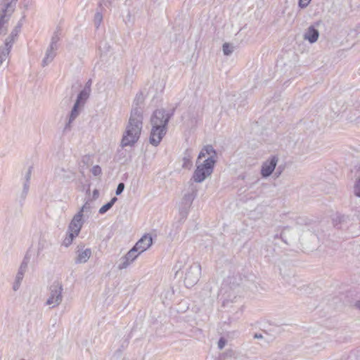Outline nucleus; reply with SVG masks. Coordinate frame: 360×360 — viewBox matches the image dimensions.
<instances>
[{
  "instance_id": "30",
  "label": "nucleus",
  "mask_w": 360,
  "mask_h": 360,
  "mask_svg": "<svg viewBox=\"0 0 360 360\" xmlns=\"http://www.w3.org/2000/svg\"><path fill=\"white\" fill-rule=\"evenodd\" d=\"M91 210V205L87 200L84 205L80 208L79 211L77 212V214H82V217H83V213L85 212H89Z\"/></svg>"
},
{
  "instance_id": "29",
  "label": "nucleus",
  "mask_w": 360,
  "mask_h": 360,
  "mask_svg": "<svg viewBox=\"0 0 360 360\" xmlns=\"http://www.w3.org/2000/svg\"><path fill=\"white\" fill-rule=\"evenodd\" d=\"M29 184H30V182H24V184H23V189H22V193H21V198L22 200L25 199V198L28 193L29 188H30Z\"/></svg>"
},
{
  "instance_id": "4",
  "label": "nucleus",
  "mask_w": 360,
  "mask_h": 360,
  "mask_svg": "<svg viewBox=\"0 0 360 360\" xmlns=\"http://www.w3.org/2000/svg\"><path fill=\"white\" fill-rule=\"evenodd\" d=\"M214 162L211 159H205L203 162H200V160H197L196 169L192 176V179L196 183L202 182L206 178L210 176L213 172Z\"/></svg>"
},
{
  "instance_id": "41",
  "label": "nucleus",
  "mask_w": 360,
  "mask_h": 360,
  "mask_svg": "<svg viewBox=\"0 0 360 360\" xmlns=\"http://www.w3.org/2000/svg\"><path fill=\"white\" fill-rule=\"evenodd\" d=\"M49 48L56 51L58 49V43L51 41Z\"/></svg>"
},
{
  "instance_id": "46",
  "label": "nucleus",
  "mask_w": 360,
  "mask_h": 360,
  "mask_svg": "<svg viewBox=\"0 0 360 360\" xmlns=\"http://www.w3.org/2000/svg\"><path fill=\"white\" fill-rule=\"evenodd\" d=\"M254 338H257V339H259V338H262L263 337H262V334L255 333V335H254Z\"/></svg>"
},
{
  "instance_id": "5",
  "label": "nucleus",
  "mask_w": 360,
  "mask_h": 360,
  "mask_svg": "<svg viewBox=\"0 0 360 360\" xmlns=\"http://www.w3.org/2000/svg\"><path fill=\"white\" fill-rule=\"evenodd\" d=\"M18 0H1L0 2V33L5 34L7 29L5 25L8 23L11 15L15 11Z\"/></svg>"
},
{
  "instance_id": "42",
  "label": "nucleus",
  "mask_w": 360,
  "mask_h": 360,
  "mask_svg": "<svg viewBox=\"0 0 360 360\" xmlns=\"http://www.w3.org/2000/svg\"><path fill=\"white\" fill-rule=\"evenodd\" d=\"M20 282L21 281H18V280L15 279V281L13 284V290L16 291L17 290H18L20 285Z\"/></svg>"
},
{
  "instance_id": "28",
  "label": "nucleus",
  "mask_w": 360,
  "mask_h": 360,
  "mask_svg": "<svg viewBox=\"0 0 360 360\" xmlns=\"http://www.w3.org/2000/svg\"><path fill=\"white\" fill-rule=\"evenodd\" d=\"M233 51V47L232 46H231L229 44L224 43L223 44V52H224V55L229 56L232 53Z\"/></svg>"
},
{
  "instance_id": "2",
  "label": "nucleus",
  "mask_w": 360,
  "mask_h": 360,
  "mask_svg": "<svg viewBox=\"0 0 360 360\" xmlns=\"http://www.w3.org/2000/svg\"><path fill=\"white\" fill-rule=\"evenodd\" d=\"M173 115V112L167 113L163 108L154 111L150 117L152 129L150 135V143L157 146L167 132V124Z\"/></svg>"
},
{
  "instance_id": "16",
  "label": "nucleus",
  "mask_w": 360,
  "mask_h": 360,
  "mask_svg": "<svg viewBox=\"0 0 360 360\" xmlns=\"http://www.w3.org/2000/svg\"><path fill=\"white\" fill-rule=\"evenodd\" d=\"M192 150L191 149H186L183 158V164L182 167L185 169H191L193 163H192Z\"/></svg>"
},
{
  "instance_id": "8",
  "label": "nucleus",
  "mask_w": 360,
  "mask_h": 360,
  "mask_svg": "<svg viewBox=\"0 0 360 360\" xmlns=\"http://www.w3.org/2000/svg\"><path fill=\"white\" fill-rule=\"evenodd\" d=\"M197 195V189L195 188L192 187L191 191L188 193H186L184 195L181 204L182 207L180 210V214L181 216V219H184L188 214V208L191 207L193 201Z\"/></svg>"
},
{
  "instance_id": "11",
  "label": "nucleus",
  "mask_w": 360,
  "mask_h": 360,
  "mask_svg": "<svg viewBox=\"0 0 360 360\" xmlns=\"http://www.w3.org/2000/svg\"><path fill=\"white\" fill-rule=\"evenodd\" d=\"M76 254L77 257H75V262L76 264H83L89 260L91 256L92 252L90 248L84 249L83 246H77Z\"/></svg>"
},
{
  "instance_id": "38",
  "label": "nucleus",
  "mask_w": 360,
  "mask_h": 360,
  "mask_svg": "<svg viewBox=\"0 0 360 360\" xmlns=\"http://www.w3.org/2000/svg\"><path fill=\"white\" fill-rule=\"evenodd\" d=\"M226 341L224 338H221L218 341V348L222 349L226 345Z\"/></svg>"
},
{
  "instance_id": "21",
  "label": "nucleus",
  "mask_w": 360,
  "mask_h": 360,
  "mask_svg": "<svg viewBox=\"0 0 360 360\" xmlns=\"http://www.w3.org/2000/svg\"><path fill=\"white\" fill-rule=\"evenodd\" d=\"M117 198L116 197H113L110 202L106 203L105 205H103L98 212L101 214H103L105 212H107L112 206L113 205L117 202Z\"/></svg>"
},
{
  "instance_id": "7",
  "label": "nucleus",
  "mask_w": 360,
  "mask_h": 360,
  "mask_svg": "<svg viewBox=\"0 0 360 360\" xmlns=\"http://www.w3.org/2000/svg\"><path fill=\"white\" fill-rule=\"evenodd\" d=\"M201 275V266L199 263H194L187 269L184 278V283L187 288L195 285Z\"/></svg>"
},
{
  "instance_id": "23",
  "label": "nucleus",
  "mask_w": 360,
  "mask_h": 360,
  "mask_svg": "<svg viewBox=\"0 0 360 360\" xmlns=\"http://www.w3.org/2000/svg\"><path fill=\"white\" fill-rule=\"evenodd\" d=\"M139 251H138L136 249H135L134 247H133L126 255L127 257L133 262L140 255Z\"/></svg>"
},
{
  "instance_id": "27",
  "label": "nucleus",
  "mask_w": 360,
  "mask_h": 360,
  "mask_svg": "<svg viewBox=\"0 0 360 360\" xmlns=\"http://www.w3.org/2000/svg\"><path fill=\"white\" fill-rule=\"evenodd\" d=\"M132 263L127 257V256H124L122 257H121L120 259V262L118 265V269H126L127 268L129 264Z\"/></svg>"
},
{
  "instance_id": "19",
  "label": "nucleus",
  "mask_w": 360,
  "mask_h": 360,
  "mask_svg": "<svg viewBox=\"0 0 360 360\" xmlns=\"http://www.w3.org/2000/svg\"><path fill=\"white\" fill-rule=\"evenodd\" d=\"M56 56V51L48 48L46 51L45 57L42 60V65L46 66L49 65L53 60Z\"/></svg>"
},
{
  "instance_id": "26",
  "label": "nucleus",
  "mask_w": 360,
  "mask_h": 360,
  "mask_svg": "<svg viewBox=\"0 0 360 360\" xmlns=\"http://www.w3.org/2000/svg\"><path fill=\"white\" fill-rule=\"evenodd\" d=\"M289 231H290V229L288 227H284L281 233H280V235L276 233V234H275L274 238L275 239L281 238L285 243H288L287 240H286V238H287V233L289 232Z\"/></svg>"
},
{
  "instance_id": "43",
  "label": "nucleus",
  "mask_w": 360,
  "mask_h": 360,
  "mask_svg": "<svg viewBox=\"0 0 360 360\" xmlns=\"http://www.w3.org/2000/svg\"><path fill=\"white\" fill-rule=\"evenodd\" d=\"M98 195H99V192L97 189H95L94 191H93V195H92V198L94 200H96L98 198Z\"/></svg>"
},
{
  "instance_id": "10",
  "label": "nucleus",
  "mask_w": 360,
  "mask_h": 360,
  "mask_svg": "<svg viewBox=\"0 0 360 360\" xmlns=\"http://www.w3.org/2000/svg\"><path fill=\"white\" fill-rule=\"evenodd\" d=\"M82 217V214L77 213L71 220L68 226V231L75 233V235H79L84 224Z\"/></svg>"
},
{
  "instance_id": "37",
  "label": "nucleus",
  "mask_w": 360,
  "mask_h": 360,
  "mask_svg": "<svg viewBox=\"0 0 360 360\" xmlns=\"http://www.w3.org/2000/svg\"><path fill=\"white\" fill-rule=\"evenodd\" d=\"M59 40H60L59 32H58V31H56L53 33V35L51 37V41L58 43L59 41Z\"/></svg>"
},
{
  "instance_id": "1",
  "label": "nucleus",
  "mask_w": 360,
  "mask_h": 360,
  "mask_svg": "<svg viewBox=\"0 0 360 360\" xmlns=\"http://www.w3.org/2000/svg\"><path fill=\"white\" fill-rule=\"evenodd\" d=\"M143 127V110L139 107L131 109L130 117L121 141L122 147L132 146L139 139Z\"/></svg>"
},
{
  "instance_id": "47",
  "label": "nucleus",
  "mask_w": 360,
  "mask_h": 360,
  "mask_svg": "<svg viewBox=\"0 0 360 360\" xmlns=\"http://www.w3.org/2000/svg\"><path fill=\"white\" fill-rule=\"evenodd\" d=\"M355 307L360 310V300L355 303Z\"/></svg>"
},
{
  "instance_id": "14",
  "label": "nucleus",
  "mask_w": 360,
  "mask_h": 360,
  "mask_svg": "<svg viewBox=\"0 0 360 360\" xmlns=\"http://www.w3.org/2000/svg\"><path fill=\"white\" fill-rule=\"evenodd\" d=\"M319 36V31L314 26H310L304 34V39L310 43H314L317 41Z\"/></svg>"
},
{
  "instance_id": "9",
  "label": "nucleus",
  "mask_w": 360,
  "mask_h": 360,
  "mask_svg": "<svg viewBox=\"0 0 360 360\" xmlns=\"http://www.w3.org/2000/svg\"><path fill=\"white\" fill-rule=\"evenodd\" d=\"M278 161V158L276 155H273L262 163L261 175L263 178H267L273 173L276 169Z\"/></svg>"
},
{
  "instance_id": "32",
  "label": "nucleus",
  "mask_w": 360,
  "mask_h": 360,
  "mask_svg": "<svg viewBox=\"0 0 360 360\" xmlns=\"http://www.w3.org/2000/svg\"><path fill=\"white\" fill-rule=\"evenodd\" d=\"M354 191L356 195L360 197V178L356 181Z\"/></svg>"
},
{
  "instance_id": "12",
  "label": "nucleus",
  "mask_w": 360,
  "mask_h": 360,
  "mask_svg": "<svg viewBox=\"0 0 360 360\" xmlns=\"http://www.w3.org/2000/svg\"><path fill=\"white\" fill-rule=\"evenodd\" d=\"M152 243V237L148 234H146L136 242L134 247L135 248V249L139 251V253H141L146 251L148 248H149L151 246Z\"/></svg>"
},
{
  "instance_id": "40",
  "label": "nucleus",
  "mask_w": 360,
  "mask_h": 360,
  "mask_svg": "<svg viewBox=\"0 0 360 360\" xmlns=\"http://www.w3.org/2000/svg\"><path fill=\"white\" fill-rule=\"evenodd\" d=\"M91 83H92L91 79H89L87 81V82L86 83L83 89L91 92Z\"/></svg>"
},
{
  "instance_id": "50",
  "label": "nucleus",
  "mask_w": 360,
  "mask_h": 360,
  "mask_svg": "<svg viewBox=\"0 0 360 360\" xmlns=\"http://www.w3.org/2000/svg\"><path fill=\"white\" fill-rule=\"evenodd\" d=\"M59 171H60V172H65V169H63V168H60V169H59Z\"/></svg>"
},
{
  "instance_id": "34",
  "label": "nucleus",
  "mask_w": 360,
  "mask_h": 360,
  "mask_svg": "<svg viewBox=\"0 0 360 360\" xmlns=\"http://www.w3.org/2000/svg\"><path fill=\"white\" fill-rule=\"evenodd\" d=\"M32 167H29L27 171L25 174V182H30L32 174Z\"/></svg>"
},
{
  "instance_id": "36",
  "label": "nucleus",
  "mask_w": 360,
  "mask_h": 360,
  "mask_svg": "<svg viewBox=\"0 0 360 360\" xmlns=\"http://www.w3.org/2000/svg\"><path fill=\"white\" fill-rule=\"evenodd\" d=\"M102 15L100 13H96V15H95V24L98 26L100 22H101L102 20Z\"/></svg>"
},
{
  "instance_id": "48",
  "label": "nucleus",
  "mask_w": 360,
  "mask_h": 360,
  "mask_svg": "<svg viewBox=\"0 0 360 360\" xmlns=\"http://www.w3.org/2000/svg\"><path fill=\"white\" fill-rule=\"evenodd\" d=\"M44 248V244L40 243L38 248V251L39 252L41 250H42Z\"/></svg>"
},
{
  "instance_id": "3",
  "label": "nucleus",
  "mask_w": 360,
  "mask_h": 360,
  "mask_svg": "<svg viewBox=\"0 0 360 360\" xmlns=\"http://www.w3.org/2000/svg\"><path fill=\"white\" fill-rule=\"evenodd\" d=\"M240 281L239 274L229 276L224 280L219 293L224 307H228L229 303L236 302Z\"/></svg>"
},
{
  "instance_id": "6",
  "label": "nucleus",
  "mask_w": 360,
  "mask_h": 360,
  "mask_svg": "<svg viewBox=\"0 0 360 360\" xmlns=\"http://www.w3.org/2000/svg\"><path fill=\"white\" fill-rule=\"evenodd\" d=\"M63 290L62 283L58 281H54L49 287V296L46 304L51 306V308L59 306L63 298Z\"/></svg>"
},
{
  "instance_id": "44",
  "label": "nucleus",
  "mask_w": 360,
  "mask_h": 360,
  "mask_svg": "<svg viewBox=\"0 0 360 360\" xmlns=\"http://www.w3.org/2000/svg\"><path fill=\"white\" fill-rule=\"evenodd\" d=\"M282 171H283V169L281 168V167H278L276 172L275 173V175L276 176V177H278L281 175V174L282 173Z\"/></svg>"
},
{
  "instance_id": "22",
  "label": "nucleus",
  "mask_w": 360,
  "mask_h": 360,
  "mask_svg": "<svg viewBox=\"0 0 360 360\" xmlns=\"http://www.w3.org/2000/svg\"><path fill=\"white\" fill-rule=\"evenodd\" d=\"M77 236L78 235H75V233L68 231L67 236L64 238L62 245L65 247L70 246L72 243L74 238H76Z\"/></svg>"
},
{
  "instance_id": "18",
  "label": "nucleus",
  "mask_w": 360,
  "mask_h": 360,
  "mask_svg": "<svg viewBox=\"0 0 360 360\" xmlns=\"http://www.w3.org/2000/svg\"><path fill=\"white\" fill-rule=\"evenodd\" d=\"M91 92L86 90L82 89L79 94L77 95L76 101L75 103L79 105V106H83L86 101L89 98Z\"/></svg>"
},
{
  "instance_id": "20",
  "label": "nucleus",
  "mask_w": 360,
  "mask_h": 360,
  "mask_svg": "<svg viewBox=\"0 0 360 360\" xmlns=\"http://www.w3.org/2000/svg\"><path fill=\"white\" fill-rule=\"evenodd\" d=\"M22 27L21 20L18 22V25L15 27V28L12 30L9 37L6 39L11 42V46H13V43L15 40V38L18 36V33L20 31Z\"/></svg>"
},
{
  "instance_id": "45",
  "label": "nucleus",
  "mask_w": 360,
  "mask_h": 360,
  "mask_svg": "<svg viewBox=\"0 0 360 360\" xmlns=\"http://www.w3.org/2000/svg\"><path fill=\"white\" fill-rule=\"evenodd\" d=\"M125 21H126V22L131 21V13H130V12L128 13Z\"/></svg>"
},
{
  "instance_id": "33",
  "label": "nucleus",
  "mask_w": 360,
  "mask_h": 360,
  "mask_svg": "<svg viewBox=\"0 0 360 360\" xmlns=\"http://www.w3.org/2000/svg\"><path fill=\"white\" fill-rule=\"evenodd\" d=\"M311 0H299L298 6L301 8H306Z\"/></svg>"
},
{
  "instance_id": "25",
  "label": "nucleus",
  "mask_w": 360,
  "mask_h": 360,
  "mask_svg": "<svg viewBox=\"0 0 360 360\" xmlns=\"http://www.w3.org/2000/svg\"><path fill=\"white\" fill-rule=\"evenodd\" d=\"M27 268V264L25 262H22L20 266V269L18 270V272L16 275L15 279L18 281H21L23 278L24 274Z\"/></svg>"
},
{
  "instance_id": "49",
  "label": "nucleus",
  "mask_w": 360,
  "mask_h": 360,
  "mask_svg": "<svg viewBox=\"0 0 360 360\" xmlns=\"http://www.w3.org/2000/svg\"><path fill=\"white\" fill-rule=\"evenodd\" d=\"M70 177H71V176H69V175H63V178L64 179H70Z\"/></svg>"
},
{
  "instance_id": "31",
  "label": "nucleus",
  "mask_w": 360,
  "mask_h": 360,
  "mask_svg": "<svg viewBox=\"0 0 360 360\" xmlns=\"http://www.w3.org/2000/svg\"><path fill=\"white\" fill-rule=\"evenodd\" d=\"M91 172L94 176H99L101 174V168L98 165H95L91 169Z\"/></svg>"
},
{
  "instance_id": "17",
  "label": "nucleus",
  "mask_w": 360,
  "mask_h": 360,
  "mask_svg": "<svg viewBox=\"0 0 360 360\" xmlns=\"http://www.w3.org/2000/svg\"><path fill=\"white\" fill-rule=\"evenodd\" d=\"M11 49V42L8 40L5 41L4 46L0 47V65L2 64L3 61L6 60L7 56H8L10 51Z\"/></svg>"
},
{
  "instance_id": "13",
  "label": "nucleus",
  "mask_w": 360,
  "mask_h": 360,
  "mask_svg": "<svg viewBox=\"0 0 360 360\" xmlns=\"http://www.w3.org/2000/svg\"><path fill=\"white\" fill-rule=\"evenodd\" d=\"M206 155H208V158L207 159H211L213 160L214 164L216 163L217 153L216 150L212 147V146L207 145L205 146L200 152L198 159L200 160L201 158H205Z\"/></svg>"
},
{
  "instance_id": "15",
  "label": "nucleus",
  "mask_w": 360,
  "mask_h": 360,
  "mask_svg": "<svg viewBox=\"0 0 360 360\" xmlns=\"http://www.w3.org/2000/svg\"><path fill=\"white\" fill-rule=\"evenodd\" d=\"M79 105L75 103L73 105V108L70 112V116H69V120L66 123L64 131H70L71 129V123L75 120V118L79 115Z\"/></svg>"
},
{
  "instance_id": "39",
  "label": "nucleus",
  "mask_w": 360,
  "mask_h": 360,
  "mask_svg": "<svg viewBox=\"0 0 360 360\" xmlns=\"http://www.w3.org/2000/svg\"><path fill=\"white\" fill-rule=\"evenodd\" d=\"M112 4V0H101L99 4V6L101 7L103 6L105 7H109Z\"/></svg>"
},
{
  "instance_id": "35",
  "label": "nucleus",
  "mask_w": 360,
  "mask_h": 360,
  "mask_svg": "<svg viewBox=\"0 0 360 360\" xmlns=\"http://www.w3.org/2000/svg\"><path fill=\"white\" fill-rule=\"evenodd\" d=\"M124 189V183H120L117 185V187L116 188V191H115L116 195H120L123 192Z\"/></svg>"
},
{
  "instance_id": "24",
  "label": "nucleus",
  "mask_w": 360,
  "mask_h": 360,
  "mask_svg": "<svg viewBox=\"0 0 360 360\" xmlns=\"http://www.w3.org/2000/svg\"><path fill=\"white\" fill-rule=\"evenodd\" d=\"M144 101V97H143V95L141 92L140 93H138L136 95V97L134 98V105H133V108H135V107H139L141 110V107L140 106L141 104H142Z\"/></svg>"
}]
</instances>
